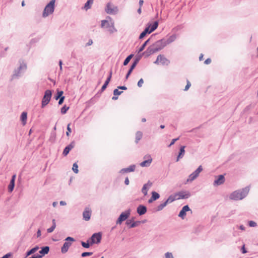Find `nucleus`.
Returning a JSON list of instances; mask_svg holds the SVG:
<instances>
[{
    "label": "nucleus",
    "mask_w": 258,
    "mask_h": 258,
    "mask_svg": "<svg viewBox=\"0 0 258 258\" xmlns=\"http://www.w3.org/2000/svg\"><path fill=\"white\" fill-rule=\"evenodd\" d=\"M6 55V53L4 51L0 52V58L5 57Z\"/></svg>",
    "instance_id": "60"
},
{
    "label": "nucleus",
    "mask_w": 258,
    "mask_h": 258,
    "mask_svg": "<svg viewBox=\"0 0 258 258\" xmlns=\"http://www.w3.org/2000/svg\"><path fill=\"white\" fill-rule=\"evenodd\" d=\"M179 138H176V139H173L172 140L170 144L168 146V147H170L172 145H173V144H174V143H175V142H176L177 141H178L179 140Z\"/></svg>",
    "instance_id": "51"
},
{
    "label": "nucleus",
    "mask_w": 258,
    "mask_h": 258,
    "mask_svg": "<svg viewBox=\"0 0 258 258\" xmlns=\"http://www.w3.org/2000/svg\"><path fill=\"white\" fill-rule=\"evenodd\" d=\"M143 133L140 131H138L136 134V140L135 142L138 144L139 141L142 139Z\"/></svg>",
    "instance_id": "31"
},
{
    "label": "nucleus",
    "mask_w": 258,
    "mask_h": 258,
    "mask_svg": "<svg viewBox=\"0 0 258 258\" xmlns=\"http://www.w3.org/2000/svg\"><path fill=\"white\" fill-rule=\"evenodd\" d=\"M52 225L51 226V227L47 229V231L48 233H51L53 232V231L54 230V229L56 227V223L55 219H53L52 221Z\"/></svg>",
    "instance_id": "32"
},
{
    "label": "nucleus",
    "mask_w": 258,
    "mask_h": 258,
    "mask_svg": "<svg viewBox=\"0 0 258 258\" xmlns=\"http://www.w3.org/2000/svg\"><path fill=\"white\" fill-rule=\"evenodd\" d=\"M64 98H65V97L64 96H62L61 97H60V98H59V101H58V105H61L63 103V101H64Z\"/></svg>",
    "instance_id": "53"
},
{
    "label": "nucleus",
    "mask_w": 258,
    "mask_h": 258,
    "mask_svg": "<svg viewBox=\"0 0 258 258\" xmlns=\"http://www.w3.org/2000/svg\"><path fill=\"white\" fill-rule=\"evenodd\" d=\"M165 44L163 39L156 41L152 45L148 47L145 51L143 53V54L145 55L146 57L154 54L165 47Z\"/></svg>",
    "instance_id": "1"
},
{
    "label": "nucleus",
    "mask_w": 258,
    "mask_h": 258,
    "mask_svg": "<svg viewBox=\"0 0 258 258\" xmlns=\"http://www.w3.org/2000/svg\"><path fill=\"white\" fill-rule=\"evenodd\" d=\"M60 205L61 206H65L67 205V203L65 201H61L59 203Z\"/></svg>",
    "instance_id": "64"
},
{
    "label": "nucleus",
    "mask_w": 258,
    "mask_h": 258,
    "mask_svg": "<svg viewBox=\"0 0 258 258\" xmlns=\"http://www.w3.org/2000/svg\"><path fill=\"white\" fill-rule=\"evenodd\" d=\"M52 96V92L50 90H46L45 92L44 96H43L41 101V107L44 108L46 105H47Z\"/></svg>",
    "instance_id": "6"
},
{
    "label": "nucleus",
    "mask_w": 258,
    "mask_h": 258,
    "mask_svg": "<svg viewBox=\"0 0 258 258\" xmlns=\"http://www.w3.org/2000/svg\"><path fill=\"white\" fill-rule=\"evenodd\" d=\"M133 56H134L133 54H131L130 55L127 56L123 61V65L126 66L128 63V62H130L131 59L133 58Z\"/></svg>",
    "instance_id": "33"
},
{
    "label": "nucleus",
    "mask_w": 258,
    "mask_h": 258,
    "mask_svg": "<svg viewBox=\"0 0 258 258\" xmlns=\"http://www.w3.org/2000/svg\"><path fill=\"white\" fill-rule=\"evenodd\" d=\"M153 185V183L149 180L147 183L144 184L142 188V192L143 195L146 196L148 194V191L151 187Z\"/></svg>",
    "instance_id": "14"
},
{
    "label": "nucleus",
    "mask_w": 258,
    "mask_h": 258,
    "mask_svg": "<svg viewBox=\"0 0 258 258\" xmlns=\"http://www.w3.org/2000/svg\"><path fill=\"white\" fill-rule=\"evenodd\" d=\"M189 211H191V210L188 205L183 206L179 212L178 217L181 218L182 219H184L186 216V212Z\"/></svg>",
    "instance_id": "16"
},
{
    "label": "nucleus",
    "mask_w": 258,
    "mask_h": 258,
    "mask_svg": "<svg viewBox=\"0 0 258 258\" xmlns=\"http://www.w3.org/2000/svg\"><path fill=\"white\" fill-rule=\"evenodd\" d=\"M65 241L68 242H69V241L74 242L75 241V240L74 238L69 236L65 239Z\"/></svg>",
    "instance_id": "55"
},
{
    "label": "nucleus",
    "mask_w": 258,
    "mask_h": 258,
    "mask_svg": "<svg viewBox=\"0 0 258 258\" xmlns=\"http://www.w3.org/2000/svg\"><path fill=\"white\" fill-rule=\"evenodd\" d=\"M249 191V186L236 190L229 195V199L234 201L241 200L246 197Z\"/></svg>",
    "instance_id": "2"
},
{
    "label": "nucleus",
    "mask_w": 258,
    "mask_h": 258,
    "mask_svg": "<svg viewBox=\"0 0 258 258\" xmlns=\"http://www.w3.org/2000/svg\"><path fill=\"white\" fill-rule=\"evenodd\" d=\"M167 203L165 202V201L161 204H160L159 206H157V207L155 209L154 212H159L161 210H162L164 207H165L167 205Z\"/></svg>",
    "instance_id": "29"
},
{
    "label": "nucleus",
    "mask_w": 258,
    "mask_h": 258,
    "mask_svg": "<svg viewBox=\"0 0 258 258\" xmlns=\"http://www.w3.org/2000/svg\"><path fill=\"white\" fill-rule=\"evenodd\" d=\"M150 39H148V40H147L142 45V46L140 47V48L139 49V50H138V53H140L141 52H142L145 48V47L146 46V45H147V44L149 43V42L150 41Z\"/></svg>",
    "instance_id": "35"
},
{
    "label": "nucleus",
    "mask_w": 258,
    "mask_h": 258,
    "mask_svg": "<svg viewBox=\"0 0 258 258\" xmlns=\"http://www.w3.org/2000/svg\"><path fill=\"white\" fill-rule=\"evenodd\" d=\"M150 26H151V25H148V27H147L145 29V30L143 31L145 32V33H146L147 34H150L152 32H150Z\"/></svg>",
    "instance_id": "50"
},
{
    "label": "nucleus",
    "mask_w": 258,
    "mask_h": 258,
    "mask_svg": "<svg viewBox=\"0 0 258 258\" xmlns=\"http://www.w3.org/2000/svg\"><path fill=\"white\" fill-rule=\"evenodd\" d=\"M81 245L83 247L88 248L90 247L91 244L89 243V240H88L87 242L81 241Z\"/></svg>",
    "instance_id": "43"
},
{
    "label": "nucleus",
    "mask_w": 258,
    "mask_h": 258,
    "mask_svg": "<svg viewBox=\"0 0 258 258\" xmlns=\"http://www.w3.org/2000/svg\"><path fill=\"white\" fill-rule=\"evenodd\" d=\"M117 88L119 89H121V90H127V87L124 86H118L117 87Z\"/></svg>",
    "instance_id": "62"
},
{
    "label": "nucleus",
    "mask_w": 258,
    "mask_h": 258,
    "mask_svg": "<svg viewBox=\"0 0 258 258\" xmlns=\"http://www.w3.org/2000/svg\"><path fill=\"white\" fill-rule=\"evenodd\" d=\"M78 165L77 163H74L73 165L72 170L75 173H78L79 172L78 170Z\"/></svg>",
    "instance_id": "41"
},
{
    "label": "nucleus",
    "mask_w": 258,
    "mask_h": 258,
    "mask_svg": "<svg viewBox=\"0 0 258 258\" xmlns=\"http://www.w3.org/2000/svg\"><path fill=\"white\" fill-rule=\"evenodd\" d=\"M147 211L146 207L143 205H140L137 209L138 214L140 216L145 214L147 212Z\"/></svg>",
    "instance_id": "20"
},
{
    "label": "nucleus",
    "mask_w": 258,
    "mask_h": 258,
    "mask_svg": "<svg viewBox=\"0 0 258 258\" xmlns=\"http://www.w3.org/2000/svg\"><path fill=\"white\" fill-rule=\"evenodd\" d=\"M110 81V80H109V79H107L106 80L105 83H104V84L103 85V86H102V87L100 89L101 92H103L105 90V89L107 88Z\"/></svg>",
    "instance_id": "37"
},
{
    "label": "nucleus",
    "mask_w": 258,
    "mask_h": 258,
    "mask_svg": "<svg viewBox=\"0 0 258 258\" xmlns=\"http://www.w3.org/2000/svg\"><path fill=\"white\" fill-rule=\"evenodd\" d=\"M148 25H151L150 28V32H153L157 28L158 26V22L157 21H154L153 24H150Z\"/></svg>",
    "instance_id": "30"
},
{
    "label": "nucleus",
    "mask_w": 258,
    "mask_h": 258,
    "mask_svg": "<svg viewBox=\"0 0 258 258\" xmlns=\"http://www.w3.org/2000/svg\"><path fill=\"white\" fill-rule=\"evenodd\" d=\"M152 161V158L151 156H148V159L141 162L140 165L142 167H149Z\"/></svg>",
    "instance_id": "24"
},
{
    "label": "nucleus",
    "mask_w": 258,
    "mask_h": 258,
    "mask_svg": "<svg viewBox=\"0 0 258 258\" xmlns=\"http://www.w3.org/2000/svg\"><path fill=\"white\" fill-rule=\"evenodd\" d=\"M175 200V199L174 196L172 195L170 196L169 198L165 201V202L168 204V203H171Z\"/></svg>",
    "instance_id": "40"
},
{
    "label": "nucleus",
    "mask_w": 258,
    "mask_h": 258,
    "mask_svg": "<svg viewBox=\"0 0 258 258\" xmlns=\"http://www.w3.org/2000/svg\"><path fill=\"white\" fill-rule=\"evenodd\" d=\"M129 182H130V181H129L128 178L127 177L125 179L124 183L126 185H128L129 184Z\"/></svg>",
    "instance_id": "63"
},
{
    "label": "nucleus",
    "mask_w": 258,
    "mask_h": 258,
    "mask_svg": "<svg viewBox=\"0 0 258 258\" xmlns=\"http://www.w3.org/2000/svg\"><path fill=\"white\" fill-rule=\"evenodd\" d=\"M91 210L89 207H86L83 212V219L85 221H89L91 216Z\"/></svg>",
    "instance_id": "13"
},
{
    "label": "nucleus",
    "mask_w": 258,
    "mask_h": 258,
    "mask_svg": "<svg viewBox=\"0 0 258 258\" xmlns=\"http://www.w3.org/2000/svg\"><path fill=\"white\" fill-rule=\"evenodd\" d=\"M63 92L62 91H58L56 95L54 96V98L55 100H58L59 98L61 97L63 95Z\"/></svg>",
    "instance_id": "39"
},
{
    "label": "nucleus",
    "mask_w": 258,
    "mask_h": 258,
    "mask_svg": "<svg viewBox=\"0 0 258 258\" xmlns=\"http://www.w3.org/2000/svg\"><path fill=\"white\" fill-rule=\"evenodd\" d=\"M39 247L38 245L35 246L30 250L27 251L26 253V256H28L34 253L37 250L39 249Z\"/></svg>",
    "instance_id": "27"
},
{
    "label": "nucleus",
    "mask_w": 258,
    "mask_h": 258,
    "mask_svg": "<svg viewBox=\"0 0 258 258\" xmlns=\"http://www.w3.org/2000/svg\"><path fill=\"white\" fill-rule=\"evenodd\" d=\"M92 254H93V252H84L82 253L81 256H82V257H86L88 256H90Z\"/></svg>",
    "instance_id": "46"
},
{
    "label": "nucleus",
    "mask_w": 258,
    "mask_h": 258,
    "mask_svg": "<svg viewBox=\"0 0 258 258\" xmlns=\"http://www.w3.org/2000/svg\"><path fill=\"white\" fill-rule=\"evenodd\" d=\"M93 44V41L92 39H89L88 42L86 44L85 46H89Z\"/></svg>",
    "instance_id": "57"
},
{
    "label": "nucleus",
    "mask_w": 258,
    "mask_h": 258,
    "mask_svg": "<svg viewBox=\"0 0 258 258\" xmlns=\"http://www.w3.org/2000/svg\"><path fill=\"white\" fill-rule=\"evenodd\" d=\"M92 4L93 3L92 2L88 0L84 5V9L86 10L90 9Z\"/></svg>",
    "instance_id": "38"
},
{
    "label": "nucleus",
    "mask_w": 258,
    "mask_h": 258,
    "mask_svg": "<svg viewBox=\"0 0 258 258\" xmlns=\"http://www.w3.org/2000/svg\"><path fill=\"white\" fill-rule=\"evenodd\" d=\"M203 170V167L201 165L199 166L198 168L191 174H190L186 182H191L196 179L199 175L200 173Z\"/></svg>",
    "instance_id": "10"
},
{
    "label": "nucleus",
    "mask_w": 258,
    "mask_h": 258,
    "mask_svg": "<svg viewBox=\"0 0 258 258\" xmlns=\"http://www.w3.org/2000/svg\"><path fill=\"white\" fill-rule=\"evenodd\" d=\"M225 181V177L223 175H219L218 176L217 178L214 181L213 185L214 186H218L223 184Z\"/></svg>",
    "instance_id": "19"
},
{
    "label": "nucleus",
    "mask_w": 258,
    "mask_h": 258,
    "mask_svg": "<svg viewBox=\"0 0 258 258\" xmlns=\"http://www.w3.org/2000/svg\"><path fill=\"white\" fill-rule=\"evenodd\" d=\"M135 168H136V165H134V164L131 165H130L127 168H124L121 169L120 170L119 173H124L133 172V171H135Z\"/></svg>",
    "instance_id": "21"
},
{
    "label": "nucleus",
    "mask_w": 258,
    "mask_h": 258,
    "mask_svg": "<svg viewBox=\"0 0 258 258\" xmlns=\"http://www.w3.org/2000/svg\"><path fill=\"white\" fill-rule=\"evenodd\" d=\"M27 119V113L26 112H23L21 115V120L22 122L23 125H25L26 123Z\"/></svg>",
    "instance_id": "28"
},
{
    "label": "nucleus",
    "mask_w": 258,
    "mask_h": 258,
    "mask_svg": "<svg viewBox=\"0 0 258 258\" xmlns=\"http://www.w3.org/2000/svg\"><path fill=\"white\" fill-rule=\"evenodd\" d=\"M75 141H72L68 146L66 147L63 151V155L66 156L69 153L70 151L75 147Z\"/></svg>",
    "instance_id": "18"
},
{
    "label": "nucleus",
    "mask_w": 258,
    "mask_h": 258,
    "mask_svg": "<svg viewBox=\"0 0 258 258\" xmlns=\"http://www.w3.org/2000/svg\"><path fill=\"white\" fill-rule=\"evenodd\" d=\"M146 35L147 34L146 33H145L144 31H143L139 36V39H143Z\"/></svg>",
    "instance_id": "56"
},
{
    "label": "nucleus",
    "mask_w": 258,
    "mask_h": 258,
    "mask_svg": "<svg viewBox=\"0 0 258 258\" xmlns=\"http://www.w3.org/2000/svg\"><path fill=\"white\" fill-rule=\"evenodd\" d=\"M170 61L164 55L159 54L158 55L156 60L154 62L155 64H161L163 66H168Z\"/></svg>",
    "instance_id": "9"
},
{
    "label": "nucleus",
    "mask_w": 258,
    "mask_h": 258,
    "mask_svg": "<svg viewBox=\"0 0 258 258\" xmlns=\"http://www.w3.org/2000/svg\"><path fill=\"white\" fill-rule=\"evenodd\" d=\"M176 195L178 196L177 199H186L191 196L190 193L188 191H179L176 194Z\"/></svg>",
    "instance_id": "15"
},
{
    "label": "nucleus",
    "mask_w": 258,
    "mask_h": 258,
    "mask_svg": "<svg viewBox=\"0 0 258 258\" xmlns=\"http://www.w3.org/2000/svg\"><path fill=\"white\" fill-rule=\"evenodd\" d=\"M144 83V80L142 78L140 79V80L138 82V86L139 87H141Z\"/></svg>",
    "instance_id": "54"
},
{
    "label": "nucleus",
    "mask_w": 258,
    "mask_h": 258,
    "mask_svg": "<svg viewBox=\"0 0 258 258\" xmlns=\"http://www.w3.org/2000/svg\"><path fill=\"white\" fill-rule=\"evenodd\" d=\"M55 0H51L45 7L43 12L42 16L44 18L47 17L49 14L53 13L54 10Z\"/></svg>",
    "instance_id": "5"
},
{
    "label": "nucleus",
    "mask_w": 258,
    "mask_h": 258,
    "mask_svg": "<svg viewBox=\"0 0 258 258\" xmlns=\"http://www.w3.org/2000/svg\"><path fill=\"white\" fill-rule=\"evenodd\" d=\"M15 187V181H10V184L8 186V190L9 192H12L14 188Z\"/></svg>",
    "instance_id": "36"
},
{
    "label": "nucleus",
    "mask_w": 258,
    "mask_h": 258,
    "mask_svg": "<svg viewBox=\"0 0 258 258\" xmlns=\"http://www.w3.org/2000/svg\"><path fill=\"white\" fill-rule=\"evenodd\" d=\"M141 222L140 221H134L133 219H130L125 222V224L128 226V228H133L138 226Z\"/></svg>",
    "instance_id": "17"
},
{
    "label": "nucleus",
    "mask_w": 258,
    "mask_h": 258,
    "mask_svg": "<svg viewBox=\"0 0 258 258\" xmlns=\"http://www.w3.org/2000/svg\"><path fill=\"white\" fill-rule=\"evenodd\" d=\"M105 11L108 14L115 15L118 13V9L112 3H108L105 7Z\"/></svg>",
    "instance_id": "7"
},
{
    "label": "nucleus",
    "mask_w": 258,
    "mask_h": 258,
    "mask_svg": "<svg viewBox=\"0 0 258 258\" xmlns=\"http://www.w3.org/2000/svg\"><path fill=\"white\" fill-rule=\"evenodd\" d=\"M56 138V133L54 132H52L50 135V140L53 142L55 141Z\"/></svg>",
    "instance_id": "44"
},
{
    "label": "nucleus",
    "mask_w": 258,
    "mask_h": 258,
    "mask_svg": "<svg viewBox=\"0 0 258 258\" xmlns=\"http://www.w3.org/2000/svg\"><path fill=\"white\" fill-rule=\"evenodd\" d=\"M19 63L20 65L19 67L15 69L13 72V74L12 76V79L13 80L19 79L27 69V64L24 61L20 60Z\"/></svg>",
    "instance_id": "3"
},
{
    "label": "nucleus",
    "mask_w": 258,
    "mask_h": 258,
    "mask_svg": "<svg viewBox=\"0 0 258 258\" xmlns=\"http://www.w3.org/2000/svg\"><path fill=\"white\" fill-rule=\"evenodd\" d=\"M211 62V59L210 58H208L205 60L204 61V63L205 64H209Z\"/></svg>",
    "instance_id": "59"
},
{
    "label": "nucleus",
    "mask_w": 258,
    "mask_h": 258,
    "mask_svg": "<svg viewBox=\"0 0 258 258\" xmlns=\"http://www.w3.org/2000/svg\"><path fill=\"white\" fill-rule=\"evenodd\" d=\"M185 146H181L179 149V152L177 155L176 161L178 162L180 159H182L185 154Z\"/></svg>",
    "instance_id": "22"
},
{
    "label": "nucleus",
    "mask_w": 258,
    "mask_h": 258,
    "mask_svg": "<svg viewBox=\"0 0 258 258\" xmlns=\"http://www.w3.org/2000/svg\"><path fill=\"white\" fill-rule=\"evenodd\" d=\"M186 85L185 86L184 89V91H187L189 88H190V87L191 86V83H190V82L188 80H186Z\"/></svg>",
    "instance_id": "47"
},
{
    "label": "nucleus",
    "mask_w": 258,
    "mask_h": 258,
    "mask_svg": "<svg viewBox=\"0 0 258 258\" xmlns=\"http://www.w3.org/2000/svg\"><path fill=\"white\" fill-rule=\"evenodd\" d=\"M176 37H177L176 34H173L171 36H170L169 38H168L167 39H163L164 40V42H165V45L166 46L167 45L169 44L172 42H174L176 40Z\"/></svg>",
    "instance_id": "25"
},
{
    "label": "nucleus",
    "mask_w": 258,
    "mask_h": 258,
    "mask_svg": "<svg viewBox=\"0 0 258 258\" xmlns=\"http://www.w3.org/2000/svg\"><path fill=\"white\" fill-rule=\"evenodd\" d=\"M165 258H174L173 255L171 252H167L165 253Z\"/></svg>",
    "instance_id": "48"
},
{
    "label": "nucleus",
    "mask_w": 258,
    "mask_h": 258,
    "mask_svg": "<svg viewBox=\"0 0 258 258\" xmlns=\"http://www.w3.org/2000/svg\"><path fill=\"white\" fill-rule=\"evenodd\" d=\"M102 238L101 233L100 232L94 233L90 238V244L92 245L94 243H99Z\"/></svg>",
    "instance_id": "12"
},
{
    "label": "nucleus",
    "mask_w": 258,
    "mask_h": 258,
    "mask_svg": "<svg viewBox=\"0 0 258 258\" xmlns=\"http://www.w3.org/2000/svg\"><path fill=\"white\" fill-rule=\"evenodd\" d=\"M114 23L113 21L111 20L110 22L106 20L101 21V26L102 28H105L110 33H113L117 31V30L114 27Z\"/></svg>",
    "instance_id": "4"
},
{
    "label": "nucleus",
    "mask_w": 258,
    "mask_h": 258,
    "mask_svg": "<svg viewBox=\"0 0 258 258\" xmlns=\"http://www.w3.org/2000/svg\"><path fill=\"white\" fill-rule=\"evenodd\" d=\"M29 258H42V256L41 255H39V254H37V255L34 254Z\"/></svg>",
    "instance_id": "58"
},
{
    "label": "nucleus",
    "mask_w": 258,
    "mask_h": 258,
    "mask_svg": "<svg viewBox=\"0 0 258 258\" xmlns=\"http://www.w3.org/2000/svg\"><path fill=\"white\" fill-rule=\"evenodd\" d=\"M69 107L68 106H67L66 105H64L61 108V114H64L65 113H66V112H67V111L69 110Z\"/></svg>",
    "instance_id": "42"
},
{
    "label": "nucleus",
    "mask_w": 258,
    "mask_h": 258,
    "mask_svg": "<svg viewBox=\"0 0 258 258\" xmlns=\"http://www.w3.org/2000/svg\"><path fill=\"white\" fill-rule=\"evenodd\" d=\"M49 251V247L48 246H45L41 247V249L39 251V253H40L41 255H44L45 254H47Z\"/></svg>",
    "instance_id": "26"
},
{
    "label": "nucleus",
    "mask_w": 258,
    "mask_h": 258,
    "mask_svg": "<svg viewBox=\"0 0 258 258\" xmlns=\"http://www.w3.org/2000/svg\"><path fill=\"white\" fill-rule=\"evenodd\" d=\"M70 126V123L68 124L67 125V132L66 133V135L68 137H69L70 136V134L72 132L71 128Z\"/></svg>",
    "instance_id": "49"
},
{
    "label": "nucleus",
    "mask_w": 258,
    "mask_h": 258,
    "mask_svg": "<svg viewBox=\"0 0 258 258\" xmlns=\"http://www.w3.org/2000/svg\"><path fill=\"white\" fill-rule=\"evenodd\" d=\"M123 92L121 91H119L118 90V89H115L113 90V95L114 96H118V95H119L120 94H121V93H122Z\"/></svg>",
    "instance_id": "45"
},
{
    "label": "nucleus",
    "mask_w": 258,
    "mask_h": 258,
    "mask_svg": "<svg viewBox=\"0 0 258 258\" xmlns=\"http://www.w3.org/2000/svg\"><path fill=\"white\" fill-rule=\"evenodd\" d=\"M248 225L250 227H254L256 226V223L254 221H250L248 222Z\"/></svg>",
    "instance_id": "52"
},
{
    "label": "nucleus",
    "mask_w": 258,
    "mask_h": 258,
    "mask_svg": "<svg viewBox=\"0 0 258 258\" xmlns=\"http://www.w3.org/2000/svg\"><path fill=\"white\" fill-rule=\"evenodd\" d=\"M241 252L242 253H246L247 252V250L245 248L244 245H243L241 248Z\"/></svg>",
    "instance_id": "61"
},
{
    "label": "nucleus",
    "mask_w": 258,
    "mask_h": 258,
    "mask_svg": "<svg viewBox=\"0 0 258 258\" xmlns=\"http://www.w3.org/2000/svg\"><path fill=\"white\" fill-rule=\"evenodd\" d=\"M131 210L128 209L124 212H122L116 221V224L120 225L122 222L126 220L130 217L131 215Z\"/></svg>",
    "instance_id": "8"
},
{
    "label": "nucleus",
    "mask_w": 258,
    "mask_h": 258,
    "mask_svg": "<svg viewBox=\"0 0 258 258\" xmlns=\"http://www.w3.org/2000/svg\"><path fill=\"white\" fill-rule=\"evenodd\" d=\"M141 56H136V57L134 59V61L132 63L130 69L128 70L126 76H125V79L127 80L131 73H132L133 70L135 68L137 64L139 62L140 60L141 59Z\"/></svg>",
    "instance_id": "11"
},
{
    "label": "nucleus",
    "mask_w": 258,
    "mask_h": 258,
    "mask_svg": "<svg viewBox=\"0 0 258 258\" xmlns=\"http://www.w3.org/2000/svg\"><path fill=\"white\" fill-rule=\"evenodd\" d=\"M72 243L68 241H65L63 243L62 246L61 248V252L62 253H66L68 250L69 247L71 246Z\"/></svg>",
    "instance_id": "23"
},
{
    "label": "nucleus",
    "mask_w": 258,
    "mask_h": 258,
    "mask_svg": "<svg viewBox=\"0 0 258 258\" xmlns=\"http://www.w3.org/2000/svg\"><path fill=\"white\" fill-rule=\"evenodd\" d=\"M151 195H152L151 198L154 201L158 200L160 198V195L158 192H157L155 191H153L151 192Z\"/></svg>",
    "instance_id": "34"
}]
</instances>
